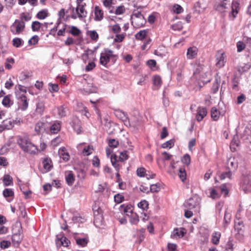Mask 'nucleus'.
I'll list each match as a JSON object with an SVG mask.
<instances>
[{"mask_svg": "<svg viewBox=\"0 0 251 251\" xmlns=\"http://www.w3.org/2000/svg\"><path fill=\"white\" fill-rule=\"evenodd\" d=\"M239 82L240 78L236 75H234L232 79V88L233 90H238V84L239 83Z\"/></svg>", "mask_w": 251, "mask_h": 251, "instance_id": "4c0bfd02", "label": "nucleus"}, {"mask_svg": "<svg viewBox=\"0 0 251 251\" xmlns=\"http://www.w3.org/2000/svg\"><path fill=\"white\" fill-rule=\"evenodd\" d=\"M197 111L196 119L198 122H201L206 116L207 113V110L205 107H199Z\"/></svg>", "mask_w": 251, "mask_h": 251, "instance_id": "ddd939ff", "label": "nucleus"}, {"mask_svg": "<svg viewBox=\"0 0 251 251\" xmlns=\"http://www.w3.org/2000/svg\"><path fill=\"white\" fill-rule=\"evenodd\" d=\"M231 172L230 171H228L227 172L222 173L220 176V178L222 180L225 179L226 177L231 179Z\"/></svg>", "mask_w": 251, "mask_h": 251, "instance_id": "6e6d98bb", "label": "nucleus"}, {"mask_svg": "<svg viewBox=\"0 0 251 251\" xmlns=\"http://www.w3.org/2000/svg\"><path fill=\"white\" fill-rule=\"evenodd\" d=\"M114 114L118 118L123 121L126 126L129 127L130 126L129 120L126 113L120 109H116L114 110Z\"/></svg>", "mask_w": 251, "mask_h": 251, "instance_id": "423d86ee", "label": "nucleus"}, {"mask_svg": "<svg viewBox=\"0 0 251 251\" xmlns=\"http://www.w3.org/2000/svg\"><path fill=\"white\" fill-rule=\"evenodd\" d=\"M161 78L159 75H154L153 77V85L156 87V89H158L161 85Z\"/></svg>", "mask_w": 251, "mask_h": 251, "instance_id": "58836bf2", "label": "nucleus"}, {"mask_svg": "<svg viewBox=\"0 0 251 251\" xmlns=\"http://www.w3.org/2000/svg\"><path fill=\"white\" fill-rule=\"evenodd\" d=\"M17 143L24 152L31 154H34L37 152V146L31 142L27 136H19L17 137Z\"/></svg>", "mask_w": 251, "mask_h": 251, "instance_id": "f257e3e1", "label": "nucleus"}, {"mask_svg": "<svg viewBox=\"0 0 251 251\" xmlns=\"http://www.w3.org/2000/svg\"><path fill=\"white\" fill-rule=\"evenodd\" d=\"M25 22L16 19L10 26V31L13 35H19L25 30Z\"/></svg>", "mask_w": 251, "mask_h": 251, "instance_id": "39448f33", "label": "nucleus"}, {"mask_svg": "<svg viewBox=\"0 0 251 251\" xmlns=\"http://www.w3.org/2000/svg\"><path fill=\"white\" fill-rule=\"evenodd\" d=\"M2 104L6 107H9L12 105V103L8 96H5L2 101Z\"/></svg>", "mask_w": 251, "mask_h": 251, "instance_id": "a18cd8bd", "label": "nucleus"}, {"mask_svg": "<svg viewBox=\"0 0 251 251\" xmlns=\"http://www.w3.org/2000/svg\"><path fill=\"white\" fill-rule=\"evenodd\" d=\"M184 66V63L179 64L178 66V68L176 71V79L178 81H181L183 78V75L182 73L183 71Z\"/></svg>", "mask_w": 251, "mask_h": 251, "instance_id": "5701e85b", "label": "nucleus"}, {"mask_svg": "<svg viewBox=\"0 0 251 251\" xmlns=\"http://www.w3.org/2000/svg\"><path fill=\"white\" fill-rule=\"evenodd\" d=\"M67 109L64 105H61L57 107L58 114L60 117H65L66 115Z\"/></svg>", "mask_w": 251, "mask_h": 251, "instance_id": "e433bc0d", "label": "nucleus"}, {"mask_svg": "<svg viewBox=\"0 0 251 251\" xmlns=\"http://www.w3.org/2000/svg\"><path fill=\"white\" fill-rule=\"evenodd\" d=\"M129 217V222L132 225H136L139 221L138 216L136 213H131L128 216Z\"/></svg>", "mask_w": 251, "mask_h": 251, "instance_id": "72a5a7b5", "label": "nucleus"}, {"mask_svg": "<svg viewBox=\"0 0 251 251\" xmlns=\"http://www.w3.org/2000/svg\"><path fill=\"white\" fill-rule=\"evenodd\" d=\"M65 179L68 185L71 186L75 181V177L72 172L70 171L66 174Z\"/></svg>", "mask_w": 251, "mask_h": 251, "instance_id": "a878e982", "label": "nucleus"}, {"mask_svg": "<svg viewBox=\"0 0 251 251\" xmlns=\"http://www.w3.org/2000/svg\"><path fill=\"white\" fill-rule=\"evenodd\" d=\"M45 110V105L43 101H39L36 104L35 111L37 113L42 115Z\"/></svg>", "mask_w": 251, "mask_h": 251, "instance_id": "473e14b6", "label": "nucleus"}, {"mask_svg": "<svg viewBox=\"0 0 251 251\" xmlns=\"http://www.w3.org/2000/svg\"><path fill=\"white\" fill-rule=\"evenodd\" d=\"M175 140L174 139H171L167 142L164 143L162 145L161 147L164 149L167 148H171L174 146Z\"/></svg>", "mask_w": 251, "mask_h": 251, "instance_id": "49530a36", "label": "nucleus"}, {"mask_svg": "<svg viewBox=\"0 0 251 251\" xmlns=\"http://www.w3.org/2000/svg\"><path fill=\"white\" fill-rule=\"evenodd\" d=\"M244 224L243 221L240 219H236L234 221V228L237 231L235 237L239 241H242L244 235Z\"/></svg>", "mask_w": 251, "mask_h": 251, "instance_id": "20e7f679", "label": "nucleus"}, {"mask_svg": "<svg viewBox=\"0 0 251 251\" xmlns=\"http://www.w3.org/2000/svg\"><path fill=\"white\" fill-rule=\"evenodd\" d=\"M111 162L112 166L115 168L117 172H119L120 169L119 160L117 159V156L116 154H112L110 156Z\"/></svg>", "mask_w": 251, "mask_h": 251, "instance_id": "b1692460", "label": "nucleus"}, {"mask_svg": "<svg viewBox=\"0 0 251 251\" xmlns=\"http://www.w3.org/2000/svg\"><path fill=\"white\" fill-rule=\"evenodd\" d=\"M119 209L122 214H124L127 216H129V214L133 212L132 206L129 204H123L120 206Z\"/></svg>", "mask_w": 251, "mask_h": 251, "instance_id": "9b49d317", "label": "nucleus"}, {"mask_svg": "<svg viewBox=\"0 0 251 251\" xmlns=\"http://www.w3.org/2000/svg\"><path fill=\"white\" fill-rule=\"evenodd\" d=\"M221 234L220 232L215 231L212 234L211 242L214 245L219 243Z\"/></svg>", "mask_w": 251, "mask_h": 251, "instance_id": "7c9ffc66", "label": "nucleus"}, {"mask_svg": "<svg viewBox=\"0 0 251 251\" xmlns=\"http://www.w3.org/2000/svg\"><path fill=\"white\" fill-rule=\"evenodd\" d=\"M241 187L245 193L251 192V175L249 174L243 176Z\"/></svg>", "mask_w": 251, "mask_h": 251, "instance_id": "0eeeda50", "label": "nucleus"}, {"mask_svg": "<svg viewBox=\"0 0 251 251\" xmlns=\"http://www.w3.org/2000/svg\"><path fill=\"white\" fill-rule=\"evenodd\" d=\"M72 221L74 223H82L84 222L85 219L82 217L78 215H75L72 218Z\"/></svg>", "mask_w": 251, "mask_h": 251, "instance_id": "680f3d73", "label": "nucleus"}, {"mask_svg": "<svg viewBox=\"0 0 251 251\" xmlns=\"http://www.w3.org/2000/svg\"><path fill=\"white\" fill-rule=\"evenodd\" d=\"M3 182L4 186H12L13 178L9 175H5L3 177Z\"/></svg>", "mask_w": 251, "mask_h": 251, "instance_id": "c756f323", "label": "nucleus"}, {"mask_svg": "<svg viewBox=\"0 0 251 251\" xmlns=\"http://www.w3.org/2000/svg\"><path fill=\"white\" fill-rule=\"evenodd\" d=\"M216 57L217 60L216 66L219 68L224 66L225 62L224 53L219 51L216 55Z\"/></svg>", "mask_w": 251, "mask_h": 251, "instance_id": "2eb2a0df", "label": "nucleus"}, {"mask_svg": "<svg viewBox=\"0 0 251 251\" xmlns=\"http://www.w3.org/2000/svg\"><path fill=\"white\" fill-rule=\"evenodd\" d=\"M133 16L137 18V21L139 20L142 21L141 24H138L137 26H141L146 23V20L140 11H139L138 10H134L133 12Z\"/></svg>", "mask_w": 251, "mask_h": 251, "instance_id": "6ab92c4d", "label": "nucleus"}, {"mask_svg": "<svg viewBox=\"0 0 251 251\" xmlns=\"http://www.w3.org/2000/svg\"><path fill=\"white\" fill-rule=\"evenodd\" d=\"M48 16V13L45 10H42L38 12L36 17L40 20H43Z\"/></svg>", "mask_w": 251, "mask_h": 251, "instance_id": "8fccbe9b", "label": "nucleus"}, {"mask_svg": "<svg viewBox=\"0 0 251 251\" xmlns=\"http://www.w3.org/2000/svg\"><path fill=\"white\" fill-rule=\"evenodd\" d=\"M114 199L115 202L117 203H120L125 200L124 197L119 193L115 195L114 197Z\"/></svg>", "mask_w": 251, "mask_h": 251, "instance_id": "864d4df0", "label": "nucleus"}, {"mask_svg": "<svg viewBox=\"0 0 251 251\" xmlns=\"http://www.w3.org/2000/svg\"><path fill=\"white\" fill-rule=\"evenodd\" d=\"M198 52V49L196 47H191L187 49L186 56L188 59H193L195 58Z\"/></svg>", "mask_w": 251, "mask_h": 251, "instance_id": "4468645a", "label": "nucleus"}, {"mask_svg": "<svg viewBox=\"0 0 251 251\" xmlns=\"http://www.w3.org/2000/svg\"><path fill=\"white\" fill-rule=\"evenodd\" d=\"M93 51L91 50H87L84 51V53H83L82 55V59L85 62L86 60L88 59L89 55L90 53H92Z\"/></svg>", "mask_w": 251, "mask_h": 251, "instance_id": "69168bd1", "label": "nucleus"}, {"mask_svg": "<svg viewBox=\"0 0 251 251\" xmlns=\"http://www.w3.org/2000/svg\"><path fill=\"white\" fill-rule=\"evenodd\" d=\"M24 44V41L20 38L16 37L13 39L12 45L16 48H19Z\"/></svg>", "mask_w": 251, "mask_h": 251, "instance_id": "a19ab883", "label": "nucleus"}, {"mask_svg": "<svg viewBox=\"0 0 251 251\" xmlns=\"http://www.w3.org/2000/svg\"><path fill=\"white\" fill-rule=\"evenodd\" d=\"M181 161L183 163L188 165L190 164L191 161L190 155L188 154H184L181 159Z\"/></svg>", "mask_w": 251, "mask_h": 251, "instance_id": "e2e57ef3", "label": "nucleus"}, {"mask_svg": "<svg viewBox=\"0 0 251 251\" xmlns=\"http://www.w3.org/2000/svg\"><path fill=\"white\" fill-rule=\"evenodd\" d=\"M177 248V245L174 243H168L167 245V250L168 251H176Z\"/></svg>", "mask_w": 251, "mask_h": 251, "instance_id": "774afa93", "label": "nucleus"}, {"mask_svg": "<svg viewBox=\"0 0 251 251\" xmlns=\"http://www.w3.org/2000/svg\"><path fill=\"white\" fill-rule=\"evenodd\" d=\"M15 63V60L13 58H7L6 59V62L5 63V67L6 69L10 70L12 66L10 64H14Z\"/></svg>", "mask_w": 251, "mask_h": 251, "instance_id": "09e8293b", "label": "nucleus"}, {"mask_svg": "<svg viewBox=\"0 0 251 251\" xmlns=\"http://www.w3.org/2000/svg\"><path fill=\"white\" fill-rule=\"evenodd\" d=\"M178 176L182 181L184 182L186 179V173L184 168H180L179 169Z\"/></svg>", "mask_w": 251, "mask_h": 251, "instance_id": "de8ad7c7", "label": "nucleus"}, {"mask_svg": "<svg viewBox=\"0 0 251 251\" xmlns=\"http://www.w3.org/2000/svg\"><path fill=\"white\" fill-rule=\"evenodd\" d=\"M39 41V37L37 35H34L28 41L29 45H36L38 43Z\"/></svg>", "mask_w": 251, "mask_h": 251, "instance_id": "052dcab7", "label": "nucleus"}, {"mask_svg": "<svg viewBox=\"0 0 251 251\" xmlns=\"http://www.w3.org/2000/svg\"><path fill=\"white\" fill-rule=\"evenodd\" d=\"M184 206L185 208L193 210L197 212L200 209V200L196 196L190 198L185 201Z\"/></svg>", "mask_w": 251, "mask_h": 251, "instance_id": "7ed1b4c3", "label": "nucleus"}, {"mask_svg": "<svg viewBox=\"0 0 251 251\" xmlns=\"http://www.w3.org/2000/svg\"><path fill=\"white\" fill-rule=\"evenodd\" d=\"M76 244L81 247H85L88 242V239L87 238H82L76 239Z\"/></svg>", "mask_w": 251, "mask_h": 251, "instance_id": "79ce46f5", "label": "nucleus"}, {"mask_svg": "<svg viewBox=\"0 0 251 251\" xmlns=\"http://www.w3.org/2000/svg\"><path fill=\"white\" fill-rule=\"evenodd\" d=\"M220 112L215 107H213L211 108V116L213 120H218L220 117Z\"/></svg>", "mask_w": 251, "mask_h": 251, "instance_id": "f704fd0d", "label": "nucleus"}, {"mask_svg": "<svg viewBox=\"0 0 251 251\" xmlns=\"http://www.w3.org/2000/svg\"><path fill=\"white\" fill-rule=\"evenodd\" d=\"M55 242L57 247H68L70 244V241L64 236L63 233L56 235Z\"/></svg>", "mask_w": 251, "mask_h": 251, "instance_id": "9d476101", "label": "nucleus"}, {"mask_svg": "<svg viewBox=\"0 0 251 251\" xmlns=\"http://www.w3.org/2000/svg\"><path fill=\"white\" fill-rule=\"evenodd\" d=\"M41 27V23L38 21H34L31 25L33 31H38Z\"/></svg>", "mask_w": 251, "mask_h": 251, "instance_id": "603ef678", "label": "nucleus"}, {"mask_svg": "<svg viewBox=\"0 0 251 251\" xmlns=\"http://www.w3.org/2000/svg\"><path fill=\"white\" fill-rule=\"evenodd\" d=\"M117 57V55L114 54L112 50L107 48H104L100 53V62L101 65L106 66L110 58Z\"/></svg>", "mask_w": 251, "mask_h": 251, "instance_id": "f03ea898", "label": "nucleus"}, {"mask_svg": "<svg viewBox=\"0 0 251 251\" xmlns=\"http://www.w3.org/2000/svg\"><path fill=\"white\" fill-rule=\"evenodd\" d=\"M149 203L146 200L141 201L138 203L139 208L142 209L143 210H147L148 208Z\"/></svg>", "mask_w": 251, "mask_h": 251, "instance_id": "3c124183", "label": "nucleus"}, {"mask_svg": "<svg viewBox=\"0 0 251 251\" xmlns=\"http://www.w3.org/2000/svg\"><path fill=\"white\" fill-rule=\"evenodd\" d=\"M93 151V148L92 146H85L82 150V154L84 156H88L92 153Z\"/></svg>", "mask_w": 251, "mask_h": 251, "instance_id": "c9c22d12", "label": "nucleus"}, {"mask_svg": "<svg viewBox=\"0 0 251 251\" xmlns=\"http://www.w3.org/2000/svg\"><path fill=\"white\" fill-rule=\"evenodd\" d=\"M58 154L60 157L65 162H67L70 159V155L64 147L61 148L59 149Z\"/></svg>", "mask_w": 251, "mask_h": 251, "instance_id": "a211bd4d", "label": "nucleus"}, {"mask_svg": "<svg viewBox=\"0 0 251 251\" xmlns=\"http://www.w3.org/2000/svg\"><path fill=\"white\" fill-rule=\"evenodd\" d=\"M136 173L137 175L140 177L145 176L147 174L145 169L143 167L138 168L137 169Z\"/></svg>", "mask_w": 251, "mask_h": 251, "instance_id": "5fc2aeb1", "label": "nucleus"}, {"mask_svg": "<svg viewBox=\"0 0 251 251\" xmlns=\"http://www.w3.org/2000/svg\"><path fill=\"white\" fill-rule=\"evenodd\" d=\"M221 83V78L218 75L215 76L211 90L213 94H216L219 90Z\"/></svg>", "mask_w": 251, "mask_h": 251, "instance_id": "4be33fe9", "label": "nucleus"}, {"mask_svg": "<svg viewBox=\"0 0 251 251\" xmlns=\"http://www.w3.org/2000/svg\"><path fill=\"white\" fill-rule=\"evenodd\" d=\"M16 97L19 100L18 102L21 109L22 111L25 110L28 106L27 97L24 94H20V93H16Z\"/></svg>", "mask_w": 251, "mask_h": 251, "instance_id": "6e6552de", "label": "nucleus"}, {"mask_svg": "<svg viewBox=\"0 0 251 251\" xmlns=\"http://www.w3.org/2000/svg\"><path fill=\"white\" fill-rule=\"evenodd\" d=\"M227 3L228 1L227 0H223L220 3L215 6L216 10L221 13L225 12L226 9L227 8L226 5L229 4Z\"/></svg>", "mask_w": 251, "mask_h": 251, "instance_id": "412c9836", "label": "nucleus"}, {"mask_svg": "<svg viewBox=\"0 0 251 251\" xmlns=\"http://www.w3.org/2000/svg\"><path fill=\"white\" fill-rule=\"evenodd\" d=\"M95 17L96 21H101L103 18V11L98 6H96L94 10Z\"/></svg>", "mask_w": 251, "mask_h": 251, "instance_id": "dca6fc26", "label": "nucleus"}, {"mask_svg": "<svg viewBox=\"0 0 251 251\" xmlns=\"http://www.w3.org/2000/svg\"><path fill=\"white\" fill-rule=\"evenodd\" d=\"M22 226H20V227L18 229L17 231L14 232V230H13V235L12 236V241L13 244L14 246L18 247L19 245L20 244L23 239V236L22 235Z\"/></svg>", "mask_w": 251, "mask_h": 251, "instance_id": "1a4fd4ad", "label": "nucleus"}, {"mask_svg": "<svg viewBox=\"0 0 251 251\" xmlns=\"http://www.w3.org/2000/svg\"><path fill=\"white\" fill-rule=\"evenodd\" d=\"M126 9L124 5L118 6L115 10L114 13L116 15H121L125 12Z\"/></svg>", "mask_w": 251, "mask_h": 251, "instance_id": "13d9d810", "label": "nucleus"}, {"mask_svg": "<svg viewBox=\"0 0 251 251\" xmlns=\"http://www.w3.org/2000/svg\"><path fill=\"white\" fill-rule=\"evenodd\" d=\"M70 125L77 134L81 132V122L77 117L72 118Z\"/></svg>", "mask_w": 251, "mask_h": 251, "instance_id": "f8f14e48", "label": "nucleus"}, {"mask_svg": "<svg viewBox=\"0 0 251 251\" xmlns=\"http://www.w3.org/2000/svg\"><path fill=\"white\" fill-rule=\"evenodd\" d=\"M184 228H175L173 234L171 235V237L173 238H181L182 237L184 234H185Z\"/></svg>", "mask_w": 251, "mask_h": 251, "instance_id": "aec40b11", "label": "nucleus"}, {"mask_svg": "<svg viewBox=\"0 0 251 251\" xmlns=\"http://www.w3.org/2000/svg\"><path fill=\"white\" fill-rule=\"evenodd\" d=\"M89 32V36L92 40L97 41L99 39V35L95 30H90Z\"/></svg>", "mask_w": 251, "mask_h": 251, "instance_id": "4d7b16f0", "label": "nucleus"}, {"mask_svg": "<svg viewBox=\"0 0 251 251\" xmlns=\"http://www.w3.org/2000/svg\"><path fill=\"white\" fill-rule=\"evenodd\" d=\"M2 194L5 198L13 197L14 195V191L10 188H5L3 191Z\"/></svg>", "mask_w": 251, "mask_h": 251, "instance_id": "37998d69", "label": "nucleus"}, {"mask_svg": "<svg viewBox=\"0 0 251 251\" xmlns=\"http://www.w3.org/2000/svg\"><path fill=\"white\" fill-rule=\"evenodd\" d=\"M128 156L127 154V151H124L122 152H121L120 156H119V159L121 161H124L125 160H126L128 159Z\"/></svg>", "mask_w": 251, "mask_h": 251, "instance_id": "338daca9", "label": "nucleus"}, {"mask_svg": "<svg viewBox=\"0 0 251 251\" xmlns=\"http://www.w3.org/2000/svg\"><path fill=\"white\" fill-rule=\"evenodd\" d=\"M70 30H69V33L72 35L77 36H78L81 33V31L79 29H78L77 27L75 26H71Z\"/></svg>", "mask_w": 251, "mask_h": 251, "instance_id": "ea45409f", "label": "nucleus"}, {"mask_svg": "<svg viewBox=\"0 0 251 251\" xmlns=\"http://www.w3.org/2000/svg\"><path fill=\"white\" fill-rule=\"evenodd\" d=\"M234 244L233 240L229 239L226 245V251H232L233 249Z\"/></svg>", "mask_w": 251, "mask_h": 251, "instance_id": "0e129e2a", "label": "nucleus"}, {"mask_svg": "<svg viewBox=\"0 0 251 251\" xmlns=\"http://www.w3.org/2000/svg\"><path fill=\"white\" fill-rule=\"evenodd\" d=\"M44 168L47 171H49L52 167V161L50 159L45 158L42 161Z\"/></svg>", "mask_w": 251, "mask_h": 251, "instance_id": "bb28decb", "label": "nucleus"}, {"mask_svg": "<svg viewBox=\"0 0 251 251\" xmlns=\"http://www.w3.org/2000/svg\"><path fill=\"white\" fill-rule=\"evenodd\" d=\"M148 30L146 29L142 30L138 32L135 35V37L137 40H142L147 35Z\"/></svg>", "mask_w": 251, "mask_h": 251, "instance_id": "2f4dec72", "label": "nucleus"}, {"mask_svg": "<svg viewBox=\"0 0 251 251\" xmlns=\"http://www.w3.org/2000/svg\"><path fill=\"white\" fill-rule=\"evenodd\" d=\"M238 7L239 3L238 2H232L231 6L232 10L229 13V16L230 17L232 16L233 20L236 17V15L238 13Z\"/></svg>", "mask_w": 251, "mask_h": 251, "instance_id": "393cba45", "label": "nucleus"}, {"mask_svg": "<svg viewBox=\"0 0 251 251\" xmlns=\"http://www.w3.org/2000/svg\"><path fill=\"white\" fill-rule=\"evenodd\" d=\"M227 165L228 166V168L233 171L236 170L238 168V163L234 158H229L227 161Z\"/></svg>", "mask_w": 251, "mask_h": 251, "instance_id": "cd10ccee", "label": "nucleus"}, {"mask_svg": "<svg viewBox=\"0 0 251 251\" xmlns=\"http://www.w3.org/2000/svg\"><path fill=\"white\" fill-rule=\"evenodd\" d=\"M61 122L58 121H55L53 122L50 127V131L51 133H57L61 129Z\"/></svg>", "mask_w": 251, "mask_h": 251, "instance_id": "f3484780", "label": "nucleus"}, {"mask_svg": "<svg viewBox=\"0 0 251 251\" xmlns=\"http://www.w3.org/2000/svg\"><path fill=\"white\" fill-rule=\"evenodd\" d=\"M108 144L109 147L115 148L119 145V142L115 139H110L108 140Z\"/></svg>", "mask_w": 251, "mask_h": 251, "instance_id": "bf43d9fd", "label": "nucleus"}, {"mask_svg": "<svg viewBox=\"0 0 251 251\" xmlns=\"http://www.w3.org/2000/svg\"><path fill=\"white\" fill-rule=\"evenodd\" d=\"M76 12L79 18L86 17L87 12L85 10L83 5H80V6L78 5L76 8Z\"/></svg>", "mask_w": 251, "mask_h": 251, "instance_id": "c85d7f7f", "label": "nucleus"}, {"mask_svg": "<svg viewBox=\"0 0 251 251\" xmlns=\"http://www.w3.org/2000/svg\"><path fill=\"white\" fill-rule=\"evenodd\" d=\"M44 123L42 122H38L35 125V130L39 134L42 130L44 129Z\"/></svg>", "mask_w": 251, "mask_h": 251, "instance_id": "c03bdc74", "label": "nucleus"}]
</instances>
